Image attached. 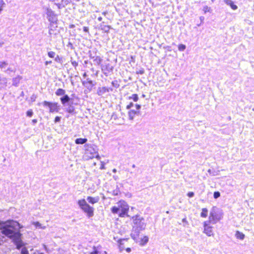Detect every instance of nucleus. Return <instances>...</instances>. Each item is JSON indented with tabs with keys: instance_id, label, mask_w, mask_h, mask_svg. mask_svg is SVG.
<instances>
[{
	"instance_id": "obj_18",
	"label": "nucleus",
	"mask_w": 254,
	"mask_h": 254,
	"mask_svg": "<svg viewBox=\"0 0 254 254\" xmlns=\"http://www.w3.org/2000/svg\"><path fill=\"white\" fill-rule=\"evenodd\" d=\"M99 28L105 33H108L109 32L110 29H111V27L109 25H105L103 24H100Z\"/></svg>"
},
{
	"instance_id": "obj_21",
	"label": "nucleus",
	"mask_w": 254,
	"mask_h": 254,
	"mask_svg": "<svg viewBox=\"0 0 254 254\" xmlns=\"http://www.w3.org/2000/svg\"><path fill=\"white\" fill-rule=\"evenodd\" d=\"M22 79L21 76H18L12 79V85L14 86H18L20 80Z\"/></svg>"
},
{
	"instance_id": "obj_14",
	"label": "nucleus",
	"mask_w": 254,
	"mask_h": 254,
	"mask_svg": "<svg viewBox=\"0 0 254 254\" xmlns=\"http://www.w3.org/2000/svg\"><path fill=\"white\" fill-rule=\"evenodd\" d=\"M108 89L106 87H99L97 89V94L98 96H102L106 93H107Z\"/></svg>"
},
{
	"instance_id": "obj_19",
	"label": "nucleus",
	"mask_w": 254,
	"mask_h": 254,
	"mask_svg": "<svg viewBox=\"0 0 254 254\" xmlns=\"http://www.w3.org/2000/svg\"><path fill=\"white\" fill-rule=\"evenodd\" d=\"M87 139L86 138H78L75 140V143L76 144H83L86 143Z\"/></svg>"
},
{
	"instance_id": "obj_54",
	"label": "nucleus",
	"mask_w": 254,
	"mask_h": 254,
	"mask_svg": "<svg viewBox=\"0 0 254 254\" xmlns=\"http://www.w3.org/2000/svg\"><path fill=\"white\" fill-rule=\"evenodd\" d=\"M102 17H99L98 18V21H102Z\"/></svg>"
},
{
	"instance_id": "obj_5",
	"label": "nucleus",
	"mask_w": 254,
	"mask_h": 254,
	"mask_svg": "<svg viewBox=\"0 0 254 254\" xmlns=\"http://www.w3.org/2000/svg\"><path fill=\"white\" fill-rule=\"evenodd\" d=\"M217 208L216 207H213L211 209L208 221L209 223L215 224L221 219V215L217 211Z\"/></svg>"
},
{
	"instance_id": "obj_22",
	"label": "nucleus",
	"mask_w": 254,
	"mask_h": 254,
	"mask_svg": "<svg viewBox=\"0 0 254 254\" xmlns=\"http://www.w3.org/2000/svg\"><path fill=\"white\" fill-rule=\"evenodd\" d=\"M137 112L134 110H131L128 112V117L130 120H133Z\"/></svg>"
},
{
	"instance_id": "obj_31",
	"label": "nucleus",
	"mask_w": 254,
	"mask_h": 254,
	"mask_svg": "<svg viewBox=\"0 0 254 254\" xmlns=\"http://www.w3.org/2000/svg\"><path fill=\"white\" fill-rule=\"evenodd\" d=\"M220 196V193L218 191H215L213 193V197L215 199H217Z\"/></svg>"
},
{
	"instance_id": "obj_53",
	"label": "nucleus",
	"mask_w": 254,
	"mask_h": 254,
	"mask_svg": "<svg viewBox=\"0 0 254 254\" xmlns=\"http://www.w3.org/2000/svg\"><path fill=\"white\" fill-rule=\"evenodd\" d=\"M107 89H108L107 92H112L113 90V88H110V87H109V88L107 87Z\"/></svg>"
},
{
	"instance_id": "obj_29",
	"label": "nucleus",
	"mask_w": 254,
	"mask_h": 254,
	"mask_svg": "<svg viewBox=\"0 0 254 254\" xmlns=\"http://www.w3.org/2000/svg\"><path fill=\"white\" fill-rule=\"evenodd\" d=\"M93 249V252H90L89 254H100V252L98 251L97 247L94 246Z\"/></svg>"
},
{
	"instance_id": "obj_47",
	"label": "nucleus",
	"mask_w": 254,
	"mask_h": 254,
	"mask_svg": "<svg viewBox=\"0 0 254 254\" xmlns=\"http://www.w3.org/2000/svg\"><path fill=\"white\" fill-rule=\"evenodd\" d=\"M5 72H8V71H10V72H13V70L10 67H9L6 70L4 71Z\"/></svg>"
},
{
	"instance_id": "obj_39",
	"label": "nucleus",
	"mask_w": 254,
	"mask_h": 254,
	"mask_svg": "<svg viewBox=\"0 0 254 254\" xmlns=\"http://www.w3.org/2000/svg\"><path fill=\"white\" fill-rule=\"evenodd\" d=\"M36 98H37V96L35 94H33L30 97V100L31 102H33L35 101Z\"/></svg>"
},
{
	"instance_id": "obj_7",
	"label": "nucleus",
	"mask_w": 254,
	"mask_h": 254,
	"mask_svg": "<svg viewBox=\"0 0 254 254\" xmlns=\"http://www.w3.org/2000/svg\"><path fill=\"white\" fill-rule=\"evenodd\" d=\"M42 104L44 107H48L49 108L50 113H58L60 110V105L57 102L52 103L44 101Z\"/></svg>"
},
{
	"instance_id": "obj_36",
	"label": "nucleus",
	"mask_w": 254,
	"mask_h": 254,
	"mask_svg": "<svg viewBox=\"0 0 254 254\" xmlns=\"http://www.w3.org/2000/svg\"><path fill=\"white\" fill-rule=\"evenodd\" d=\"M55 60L56 62L59 63H61L62 58H61L59 56L57 55V57L55 58Z\"/></svg>"
},
{
	"instance_id": "obj_48",
	"label": "nucleus",
	"mask_w": 254,
	"mask_h": 254,
	"mask_svg": "<svg viewBox=\"0 0 254 254\" xmlns=\"http://www.w3.org/2000/svg\"><path fill=\"white\" fill-rule=\"evenodd\" d=\"M37 123V119H33L32 121V123L33 125H35Z\"/></svg>"
},
{
	"instance_id": "obj_13",
	"label": "nucleus",
	"mask_w": 254,
	"mask_h": 254,
	"mask_svg": "<svg viewBox=\"0 0 254 254\" xmlns=\"http://www.w3.org/2000/svg\"><path fill=\"white\" fill-rule=\"evenodd\" d=\"M128 206L127 204L124 205L120 208L119 213V216L121 217H124L125 216H127V213L128 211Z\"/></svg>"
},
{
	"instance_id": "obj_30",
	"label": "nucleus",
	"mask_w": 254,
	"mask_h": 254,
	"mask_svg": "<svg viewBox=\"0 0 254 254\" xmlns=\"http://www.w3.org/2000/svg\"><path fill=\"white\" fill-rule=\"evenodd\" d=\"M8 65V63L6 62H0V68H4Z\"/></svg>"
},
{
	"instance_id": "obj_27",
	"label": "nucleus",
	"mask_w": 254,
	"mask_h": 254,
	"mask_svg": "<svg viewBox=\"0 0 254 254\" xmlns=\"http://www.w3.org/2000/svg\"><path fill=\"white\" fill-rule=\"evenodd\" d=\"M186 48V46L184 44H181L178 45V50L180 51L183 52V51H185Z\"/></svg>"
},
{
	"instance_id": "obj_50",
	"label": "nucleus",
	"mask_w": 254,
	"mask_h": 254,
	"mask_svg": "<svg viewBox=\"0 0 254 254\" xmlns=\"http://www.w3.org/2000/svg\"><path fill=\"white\" fill-rule=\"evenodd\" d=\"M126 251L127 253H130L131 251V248H127L126 249Z\"/></svg>"
},
{
	"instance_id": "obj_46",
	"label": "nucleus",
	"mask_w": 254,
	"mask_h": 254,
	"mask_svg": "<svg viewBox=\"0 0 254 254\" xmlns=\"http://www.w3.org/2000/svg\"><path fill=\"white\" fill-rule=\"evenodd\" d=\"M83 30L84 32L89 33V28L88 27L84 26L83 28Z\"/></svg>"
},
{
	"instance_id": "obj_40",
	"label": "nucleus",
	"mask_w": 254,
	"mask_h": 254,
	"mask_svg": "<svg viewBox=\"0 0 254 254\" xmlns=\"http://www.w3.org/2000/svg\"><path fill=\"white\" fill-rule=\"evenodd\" d=\"M61 117L59 116H57L55 118L54 122L55 123H59L61 121Z\"/></svg>"
},
{
	"instance_id": "obj_26",
	"label": "nucleus",
	"mask_w": 254,
	"mask_h": 254,
	"mask_svg": "<svg viewBox=\"0 0 254 254\" xmlns=\"http://www.w3.org/2000/svg\"><path fill=\"white\" fill-rule=\"evenodd\" d=\"M128 99H129V100L132 99L133 100V101L136 102L138 100V97L137 94H132L131 96L128 97Z\"/></svg>"
},
{
	"instance_id": "obj_3",
	"label": "nucleus",
	"mask_w": 254,
	"mask_h": 254,
	"mask_svg": "<svg viewBox=\"0 0 254 254\" xmlns=\"http://www.w3.org/2000/svg\"><path fill=\"white\" fill-rule=\"evenodd\" d=\"M84 147V159L88 160L94 157H99L97 152V146L91 144H85Z\"/></svg>"
},
{
	"instance_id": "obj_55",
	"label": "nucleus",
	"mask_w": 254,
	"mask_h": 254,
	"mask_svg": "<svg viewBox=\"0 0 254 254\" xmlns=\"http://www.w3.org/2000/svg\"><path fill=\"white\" fill-rule=\"evenodd\" d=\"M87 76V75L86 73V72H84V73H83V76L84 77H86Z\"/></svg>"
},
{
	"instance_id": "obj_37",
	"label": "nucleus",
	"mask_w": 254,
	"mask_h": 254,
	"mask_svg": "<svg viewBox=\"0 0 254 254\" xmlns=\"http://www.w3.org/2000/svg\"><path fill=\"white\" fill-rule=\"evenodd\" d=\"M210 8L208 7V6H205L203 7V10L204 11V13H206L207 12L209 11Z\"/></svg>"
},
{
	"instance_id": "obj_28",
	"label": "nucleus",
	"mask_w": 254,
	"mask_h": 254,
	"mask_svg": "<svg viewBox=\"0 0 254 254\" xmlns=\"http://www.w3.org/2000/svg\"><path fill=\"white\" fill-rule=\"evenodd\" d=\"M111 83L112 86L116 88H118L120 86V84L117 80L113 81Z\"/></svg>"
},
{
	"instance_id": "obj_58",
	"label": "nucleus",
	"mask_w": 254,
	"mask_h": 254,
	"mask_svg": "<svg viewBox=\"0 0 254 254\" xmlns=\"http://www.w3.org/2000/svg\"><path fill=\"white\" fill-rule=\"evenodd\" d=\"M104 168V165L100 167V169H103Z\"/></svg>"
},
{
	"instance_id": "obj_63",
	"label": "nucleus",
	"mask_w": 254,
	"mask_h": 254,
	"mask_svg": "<svg viewBox=\"0 0 254 254\" xmlns=\"http://www.w3.org/2000/svg\"><path fill=\"white\" fill-rule=\"evenodd\" d=\"M141 97H142V98H144V97H145V95L144 94H142V96H141Z\"/></svg>"
},
{
	"instance_id": "obj_15",
	"label": "nucleus",
	"mask_w": 254,
	"mask_h": 254,
	"mask_svg": "<svg viewBox=\"0 0 254 254\" xmlns=\"http://www.w3.org/2000/svg\"><path fill=\"white\" fill-rule=\"evenodd\" d=\"M7 86V78L0 75V90Z\"/></svg>"
},
{
	"instance_id": "obj_35",
	"label": "nucleus",
	"mask_w": 254,
	"mask_h": 254,
	"mask_svg": "<svg viewBox=\"0 0 254 254\" xmlns=\"http://www.w3.org/2000/svg\"><path fill=\"white\" fill-rule=\"evenodd\" d=\"M33 112L31 109L28 110L26 112V115L28 117H31L33 116Z\"/></svg>"
},
{
	"instance_id": "obj_1",
	"label": "nucleus",
	"mask_w": 254,
	"mask_h": 254,
	"mask_svg": "<svg viewBox=\"0 0 254 254\" xmlns=\"http://www.w3.org/2000/svg\"><path fill=\"white\" fill-rule=\"evenodd\" d=\"M19 229V223L15 222L10 225H5L1 227V232L2 234L18 243L20 241L21 237Z\"/></svg>"
},
{
	"instance_id": "obj_44",
	"label": "nucleus",
	"mask_w": 254,
	"mask_h": 254,
	"mask_svg": "<svg viewBox=\"0 0 254 254\" xmlns=\"http://www.w3.org/2000/svg\"><path fill=\"white\" fill-rule=\"evenodd\" d=\"M120 192V190L119 189H116L113 190V194L114 195H118L119 193Z\"/></svg>"
},
{
	"instance_id": "obj_17",
	"label": "nucleus",
	"mask_w": 254,
	"mask_h": 254,
	"mask_svg": "<svg viewBox=\"0 0 254 254\" xmlns=\"http://www.w3.org/2000/svg\"><path fill=\"white\" fill-rule=\"evenodd\" d=\"M224 2L228 5H229L233 10H236L238 8V6L234 3L232 0H224Z\"/></svg>"
},
{
	"instance_id": "obj_64",
	"label": "nucleus",
	"mask_w": 254,
	"mask_h": 254,
	"mask_svg": "<svg viewBox=\"0 0 254 254\" xmlns=\"http://www.w3.org/2000/svg\"><path fill=\"white\" fill-rule=\"evenodd\" d=\"M200 24H201L198 23V24H197V26H199L200 25Z\"/></svg>"
},
{
	"instance_id": "obj_41",
	"label": "nucleus",
	"mask_w": 254,
	"mask_h": 254,
	"mask_svg": "<svg viewBox=\"0 0 254 254\" xmlns=\"http://www.w3.org/2000/svg\"><path fill=\"white\" fill-rule=\"evenodd\" d=\"M187 195L189 197H192L194 196V193L192 191H190L187 194Z\"/></svg>"
},
{
	"instance_id": "obj_25",
	"label": "nucleus",
	"mask_w": 254,
	"mask_h": 254,
	"mask_svg": "<svg viewBox=\"0 0 254 254\" xmlns=\"http://www.w3.org/2000/svg\"><path fill=\"white\" fill-rule=\"evenodd\" d=\"M111 211L114 214H118L119 215L120 208L115 206L112 207Z\"/></svg>"
},
{
	"instance_id": "obj_42",
	"label": "nucleus",
	"mask_w": 254,
	"mask_h": 254,
	"mask_svg": "<svg viewBox=\"0 0 254 254\" xmlns=\"http://www.w3.org/2000/svg\"><path fill=\"white\" fill-rule=\"evenodd\" d=\"M71 63L72 65L75 67H76L78 65V63L75 61H71Z\"/></svg>"
},
{
	"instance_id": "obj_12",
	"label": "nucleus",
	"mask_w": 254,
	"mask_h": 254,
	"mask_svg": "<svg viewBox=\"0 0 254 254\" xmlns=\"http://www.w3.org/2000/svg\"><path fill=\"white\" fill-rule=\"evenodd\" d=\"M211 223H209L208 221H205L203 223L204 227V233H205L208 236H211L213 235L212 227L209 226Z\"/></svg>"
},
{
	"instance_id": "obj_9",
	"label": "nucleus",
	"mask_w": 254,
	"mask_h": 254,
	"mask_svg": "<svg viewBox=\"0 0 254 254\" xmlns=\"http://www.w3.org/2000/svg\"><path fill=\"white\" fill-rule=\"evenodd\" d=\"M73 104V100L70 98V101L68 102L65 106H63L64 107V110L66 112L71 115H75L76 112Z\"/></svg>"
},
{
	"instance_id": "obj_24",
	"label": "nucleus",
	"mask_w": 254,
	"mask_h": 254,
	"mask_svg": "<svg viewBox=\"0 0 254 254\" xmlns=\"http://www.w3.org/2000/svg\"><path fill=\"white\" fill-rule=\"evenodd\" d=\"M208 210L206 208L202 209V212L200 213V216L203 218H205L207 216Z\"/></svg>"
},
{
	"instance_id": "obj_61",
	"label": "nucleus",
	"mask_w": 254,
	"mask_h": 254,
	"mask_svg": "<svg viewBox=\"0 0 254 254\" xmlns=\"http://www.w3.org/2000/svg\"><path fill=\"white\" fill-rule=\"evenodd\" d=\"M132 167L133 168H134L135 167V165L134 164H133V165H132Z\"/></svg>"
},
{
	"instance_id": "obj_6",
	"label": "nucleus",
	"mask_w": 254,
	"mask_h": 254,
	"mask_svg": "<svg viewBox=\"0 0 254 254\" xmlns=\"http://www.w3.org/2000/svg\"><path fill=\"white\" fill-rule=\"evenodd\" d=\"M65 91L62 88L58 89L55 92L57 96H63L60 98V101L63 106H65L66 104L70 101V98L67 94H65Z\"/></svg>"
},
{
	"instance_id": "obj_38",
	"label": "nucleus",
	"mask_w": 254,
	"mask_h": 254,
	"mask_svg": "<svg viewBox=\"0 0 254 254\" xmlns=\"http://www.w3.org/2000/svg\"><path fill=\"white\" fill-rule=\"evenodd\" d=\"M144 73V69L143 68H141L139 70L136 71V73L138 74H143Z\"/></svg>"
},
{
	"instance_id": "obj_20",
	"label": "nucleus",
	"mask_w": 254,
	"mask_h": 254,
	"mask_svg": "<svg viewBox=\"0 0 254 254\" xmlns=\"http://www.w3.org/2000/svg\"><path fill=\"white\" fill-rule=\"evenodd\" d=\"M90 57L92 59H93L94 64L96 65H99L102 61V59L99 56H96L94 57L90 56Z\"/></svg>"
},
{
	"instance_id": "obj_62",
	"label": "nucleus",
	"mask_w": 254,
	"mask_h": 254,
	"mask_svg": "<svg viewBox=\"0 0 254 254\" xmlns=\"http://www.w3.org/2000/svg\"><path fill=\"white\" fill-rule=\"evenodd\" d=\"M24 95V92L23 91L21 92V96H23Z\"/></svg>"
},
{
	"instance_id": "obj_32",
	"label": "nucleus",
	"mask_w": 254,
	"mask_h": 254,
	"mask_svg": "<svg viewBox=\"0 0 254 254\" xmlns=\"http://www.w3.org/2000/svg\"><path fill=\"white\" fill-rule=\"evenodd\" d=\"M48 56L51 58H54L56 55V53L53 51H50L48 53Z\"/></svg>"
},
{
	"instance_id": "obj_16",
	"label": "nucleus",
	"mask_w": 254,
	"mask_h": 254,
	"mask_svg": "<svg viewBox=\"0 0 254 254\" xmlns=\"http://www.w3.org/2000/svg\"><path fill=\"white\" fill-rule=\"evenodd\" d=\"M100 199V198L99 196H96V197H92V196H87V200L88 201L89 203L94 204L96 203H97Z\"/></svg>"
},
{
	"instance_id": "obj_33",
	"label": "nucleus",
	"mask_w": 254,
	"mask_h": 254,
	"mask_svg": "<svg viewBox=\"0 0 254 254\" xmlns=\"http://www.w3.org/2000/svg\"><path fill=\"white\" fill-rule=\"evenodd\" d=\"M21 254H29L28 251L26 248L24 247L21 249Z\"/></svg>"
},
{
	"instance_id": "obj_43",
	"label": "nucleus",
	"mask_w": 254,
	"mask_h": 254,
	"mask_svg": "<svg viewBox=\"0 0 254 254\" xmlns=\"http://www.w3.org/2000/svg\"><path fill=\"white\" fill-rule=\"evenodd\" d=\"M142 241L144 243L146 244L148 241V238L147 236H144L142 239Z\"/></svg>"
},
{
	"instance_id": "obj_2",
	"label": "nucleus",
	"mask_w": 254,
	"mask_h": 254,
	"mask_svg": "<svg viewBox=\"0 0 254 254\" xmlns=\"http://www.w3.org/2000/svg\"><path fill=\"white\" fill-rule=\"evenodd\" d=\"M133 221L132 230L131 233V237L135 240L138 237L140 232L144 230L146 224L144 219L140 215H136L132 217Z\"/></svg>"
},
{
	"instance_id": "obj_60",
	"label": "nucleus",
	"mask_w": 254,
	"mask_h": 254,
	"mask_svg": "<svg viewBox=\"0 0 254 254\" xmlns=\"http://www.w3.org/2000/svg\"><path fill=\"white\" fill-rule=\"evenodd\" d=\"M74 27V25H71L70 26V28H73Z\"/></svg>"
},
{
	"instance_id": "obj_34",
	"label": "nucleus",
	"mask_w": 254,
	"mask_h": 254,
	"mask_svg": "<svg viewBox=\"0 0 254 254\" xmlns=\"http://www.w3.org/2000/svg\"><path fill=\"white\" fill-rule=\"evenodd\" d=\"M5 4L3 0H0V13H1V11L2 10V8Z\"/></svg>"
},
{
	"instance_id": "obj_59",
	"label": "nucleus",
	"mask_w": 254,
	"mask_h": 254,
	"mask_svg": "<svg viewBox=\"0 0 254 254\" xmlns=\"http://www.w3.org/2000/svg\"><path fill=\"white\" fill-rule=\"evenodd\" d=\"M183 222H186V218H184L183 219Z\"/></svg>"
},
{
	"instance_id": "obj_51",
	"label": "nucleus",
	"mask_w": 254,
	"mask_h": 254,
	"mask_svg": "<svg viewBox=\"0 0 254 254\" xmlns=\"http://www.w3.org/2000/svg\"><path fill=\"white\" fill-rule=\"evenodd\" d=\"M200 20L201 21V23L203 22L204 20V17L203 16H200L199 17Z\"/></svg>"
},
{
	"instance_id": "obj_8",
	"label": "nucleus",
	"mask_w": 254,
	"mask_h": 254,
	"mask_svg": "<svg viewBox=\"0 0 254 254\" xmlns=\"http://www.w3.org/2000/svg\"><path fill=\"white\" fill-rule=\"evenodd\" d=\"M101 68L102 72L106 76H108L112 73L114 67L110 64H102Z\"/></svg>"
},
{
	"instance_id": "obj_11",
	"label": "nucleus",
	"mask_w": 254,
	"mask_h": 254,
	"mask_svg": "<svg viewBox=\"0 0 254 254\" xmlns=\"http://www.w3.org/2000/svg\"><path fill=\"white\" fill-rule=\"evenodd\" d=\"M82 83L89 92L92 90L93 87L96 84V82H94L89 78H87L86 80L82 81Z\"/></svg>"
},
{
	"instance_id": "obj_52",
	"label": "nucleus",
	"mask_w": 254,
	"mask_h": 254,
	"mask_svg": "<svg viewBox=\"0 0 254 254\" xmlns=\"http://www.w3.org/2000/svg\"><path fill=\"white\" fill-rule=\"evenodd\" d=\"M51 63H52V61H46V62H45V65H48V64H51Z\"/></svg>"
},
{
	"instance_id": "obj_4",
	"label": "nucleus",
	"mask_w": 254,
	"mask_h": 254,
	"mask_svg": "<svg viewBox=\"0 0 254 254\" xmlns=\"http://www.w3.org/2000/svg\"><path fill=\"white\" fill-rule=\"evenodd\" d=\"M77 203L84 212L86 213L87 216L89 218L94 215V208L89 205L84 199L78 200Z\"/></svg>"
},
{
	"instance_id": "obj_45",
	"label": "nucleus",
	"mask_w": 254,
	"mask_h": 254,
	"mask_svg": "<svg viewBox=\"0 0 254 254\" xmlns=\"http://www.w3.org/2000/svg\"><path fill=\"white\" fill-rule=\"evenodd\" d=\"M134 105V104L132 102L130 103L127 106V109H130L131 107H132Z\"/></svg>"
},
{
	"instance_id": "obj_56",
	"label": "nucleus",
	"mask_w": 254,
	"mask_h": 254,
	"mask_svg": "<svg viewBox=\"0 0 254 254\" xmlns=\"http://www.w3.org/2000/svg\"><path fill=\"white\" fill-rule=\"evenodd\" d=\"M112 171L113 173H116L117 172V170L116 169H113Z\"/></svg>"
},
{
	"instance_id": "obj_49",
	"label": "nucleus",
	"mask_w": 254,
	"mask_h": 254,
	"mask_svg": "<svg viewBox=\"0 0 254 254\" xmlns=\"http://www.w3.org/2000/svg\"><path fill=\"white\" fill-rule=\"evenodd\" d=\"M135 107H136L137 110H139L141 108V105H139V104H136L135 105Z\"/></svg>"
},
{
	"instance_id": "obj_57",
	"label": "nucleus",
	"mask_w": 254,
	"mask_h": 254,
	"mask_svg": "<svg viewBox=\"0 0 254 254\" xmlns=\"http://www.w3.org/2000/svg\"><path fill=\"white\" fill-rule=\"evenodd\" d=\"M101 254H107V253L106 251H104Z\"/></svg>"
},
{
	"instance_id": "obj_10",
	"label": "nucleus",
	"mask_w": 254,
	"mask_h": 254,
	"mask_svg": "<svg viewBox=\"0 0 254 254\" xmlns=\"http://www.w3.org/2000/svg\"><path fill=\"white\" fill-rule=\"evenodd\" d=\"M48 20L53 23H56L58 20L57 15L50 8H48L46 12Z\"/></svg>"
},
{
	"instance_id": "obj_23",
	"label": "nucleus",
	"mask_w": 254,
	"mask_h": 254,
	"mask_svg": "<svg viewBox=\"0 0 254 254\" xmlns=\"http://www.w3.org/2000/svg\"><path fill=\"white\" fill-rule=\"evenodd\" d=\"M235 236L237 239L241 240H243L245 238V235L243 233L239 231H237L236 232Z\"/></svg>"
}]
</instances>
